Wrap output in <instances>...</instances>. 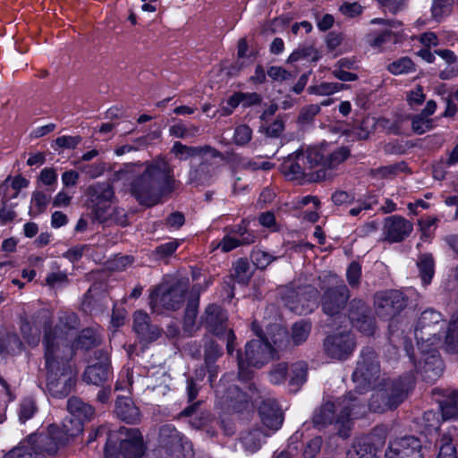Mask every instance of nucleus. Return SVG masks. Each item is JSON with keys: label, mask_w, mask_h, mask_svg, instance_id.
<instances>
[{"label": "nucleus", "mask_w": 458, "mask_h": 458, "mask_svg": "<svg viewBox=\"0 0 458 458\" xmlns=\"http://www.w3.org/2000/svg\"><path fill=\"white\" fill-rule=\"evenodd\" d=\"M318 292L311 286L300 288L296 300L287 301V305L293 312L299 315L310 313L318 307Z\"/></svg>", "instance_id": "a211bd4d"}, {"label": "nucleus", "mask_w": 458, "mask_h": 458, "mask_svg": "<svg viewBox=\"0 0 458 458\" xmlns=\"http://www.w3.org/2000/svg\"><path fill=\"white\" fill-rule=\"evenodd\" d=\"M172 169L164 158H157L146 165L141 174L132 182L131 193L146 206L157 204L161 196L171 191Z\"/></svg>", "instance_id": "7ed1b4c3"}, {"label": "nucleus", "mask_w": 458, "mask_h": 458, "mask_svg": "<svg viewBox=\"0 0 458 458\" xmlns=\"http://www.w3.org/2000/svg\"><path fill=\"white\" fill-rule=\"evenodd\" d=\"M216 174V167L210 164L201 163L198 168L191 171L190 180L199 184L209 183Z\"/></svg>", "instance_id": "2f4dec72"}, {"label": "nucleus", "mask_w": 458, "mask_h": 458, "mask_svg": "<svg viewBox=\"0 0 458 458\" xmlns=\"http://www.w3.org/2000/svg\"><path fill=\"white\" fill-rule=\"evenodd\" d=\"M437 347H428L425 352L420 350L422 360L420 361L417 369L422 378L428 382L436 381L443 372V361L439 357Z\"/></svg>", "instance_id": "dca6fc26"}, {"label": "nucleus", "mask_w": 458, "mask_h": 458, "mask_svg": "<svg viewBox=\"0 0 458 458\" xmlns=\"http://www.w3.org/2000/svg\"><path fill=\"white\" fill-rule=\"evenodd\" d=\"M441 442L437 458H455V448L451 444V439L445 436Z\"/></svg>", "instance_id": "13d9d810"}, {"label": "nucleus", "mask_w": 458, "mask_h": 458, "mask_svg": "<svg viewBox=\"0 0 458 458\" xmlns=\"http://www.w3.org/2000/svg\"><path fill=\"white\" fill-rule=\"evenodd\" d=\"M236 234L239 235V238L230 235L225 236L213 249L220 248L222 251L227 252L241 244L252 243L256 238L253 233L247 231L246 225H244L243 227H239L238 231H236Z\"/></svg>", "instance_id": "b1692460"}, {"label": "nucleus", "mask_w": 458, "mask_h": 458, "mask_svg": "<svg viewBox=\"0 0 458 458\" xmlns=\"http://www.w3.org/2000/svg\"><path fill=\"white\" fill-rule=\"evenodd\" d=\"M445 328L442 315L433 310L423 311L414 329V335L420 350L427 351L428 347L439 346L440 334Z\"/></svg>", "instance_id": "6e6552de"}, {"label": "nucleus", "mask_w": 458, "mask_h": 458, "mask_svg": "<svg viewBox=\"0 0 458 458\" xmlns=\"http://www.w3.org/2000/svg\"><path fill=\"white\" fill-rule=\"evenodd\" d=\"M378 372V366L377 364H370V367L369 368L365 361L359 362L358 368L353 372V379L356 381L360 377H363L365 380L370 381V376L377 374Z\"/></svg>", "instance_id": "c03bdc74"}, {"label": "nucleus", "mask_w": 458, "mask_h": 458, "mask_svg": "<svg viewBox=\"0 0 458 458\" xmlns=\"http://www.w3.org/2000/svg\"><path fill=\"white\" fill-rule=\"evenodd\" d=\"M115 412L121 420L127 423H135L140 420L139 409L129 397L117 398Z\"/></svg>", "instance_id": "bb28decb"}, {"label": "nucleus", "mask_w": 458, "mask_h": 458, "mask_svg": "<svg viewBox=\"0 0 458 458\" xmlns=\"http://www.w3.org/2000/svg\"><path fill=\"white\" fill-rule=\"evenodd\" d=\"M77 316L72 312H62L59 324L54 328L45 326V369L48 392L56 397L66 396L75 384V370L68 363L73 349H89L100 342L98 333L94 329L83 330L70 347L64 343L73 335Z\"/></svg>", "instance_id": "f257e3e1"}, {"label": "nucleus", "mask_w": 458, "mask_h": 458, "mask_svg": "<svg viewBox=\"0 0 458 458\" xmlns=\"http://www.w3.org/2000/svg\"><path fill=\"white\" fill-rule=\"evenodd\" d=\"M36 411L35 403L32 399H25L20 408L19 419L21 422H25L30 419Z\"/></svg>", "instance_id": "5fc2aeb1"}, {"label": "nucleus", "mask_w": 458, "mask_h": 458, "mask_svg": "<svg viewBox=\"0 0 458 458\" xmlns=\"http://www.w3.org/2000/svg\"><path fill=\"white\" fill-rule=\"evenodd\" d=\"M417 267L423 285L431 283L435 274V261L429 253L420 254L417 260Z\"/></svg>", "instance_id": "c756f323"}, {"label": "nucleus", "mask_w": 458, "mask_h": 458, "mask_svg": "<svg viewBox=\"0 0 458 458\" xmlns=\"http://www.w3.org/2000/svg\"><path fill=\"white\" fill-rule=\"evenodd\" d=\"M95 195L94 211L100 220L108 218L113 211V189L107 184H97L92 188Z\"/></svg>", "instance_id": "6ab92c4d"}, {"label": "nucleus", "mask_w": 458, "mask_h": 458, "mask_svg": "<svg viewBox=\"0 0 458 458\" xmlns=\"http://www.w3.org/2000/svg\"><path fill=\"white\" fill-rule=\"evenodd\" d=\"M356 409L360 410L361 407L351 396L345 397L343 401L337 402V403L328 402L315 412L313 422L318 426L332 423L335 411L340 410V414L335 423L340 425L338 428L339 435L342 437H347L351 428V419H354L360 414L358 411H354Z\"/></svg>", "instance_id": "39448f33"}, {"label": "nucleus", "mask_w": 458, "mask_h": 458, "mask_svg": "<svg viewBox=\"0 0 458 458\" xmlns=\"http://www.w3.org/2000/svg\"><path fill=\"white\" fill-rule=\"evenodd\" d=\"M412 230V225L400 216H390L386 219L383 233L386 241L397 242L403 240Z\"/></svg>", "instance_id": "412c9836"}, {"label": "nucleus", "mask_w": 458, "mask_h": 458, "mask_svg": "<svg viewBox=\"0 0 458 458\" xmlns=\"http://www.w3.org/2000/svg\"><path fill=\"white\" fill-rule=\"evenodd\" d=\"M366 305L359 301L351 304L349 319L353 327L365 335H371L374 332L375 325L373 319L367 315Z\"/></svg>", "instance_id": "4be33fe9"}, {"label": "nucleus", "mask_w": 458, "mask_h": 458, "mask_svg": "<svg viewBox=\"0 0 458 458\" xmlns=\"http://www.w3.org/2000/svg\"><path fill=\"white\" fill-rule=\"evenodd\" d=\"M227 317L222 309L217 305H209L205 312V323L209 330L217 336L225 335L226 340V347L229 354L233 352V343L234 341V334L232 330H226L224 326Z\"/></svg>", "instance_id": "ddd939ff"}, {"label": "nucleus", "mask_w": 458, "mask_h": 458, "mask_svg": "<svg viewBox=\"0 0 458 458\" xmlns=\"http://www.w3.org/2000/svg\"><path fill=\"white\" fill-rule=\"evenodd\" d=\"M347 458H376V453L369 443L357 442L348 451Z\"/></svg>", "instance_id": "72a5a7b5"}, {"label": "nucleus", "mask_w": 458, "mask_h": 458, "mask_svg": "<svg viewBox=\"0 0 458 458\" xmlns=\"http://www.w3.org/2000/svg\"><path fill=\"white\" fill-rule=\"evenodd\" d=\"M186 284L178 283L173 287L167 284L159 285L150 294V307L154 312H160L161 308L166 310H177L184 301Z\"/></svg>", "instance_id": "9d476101"}, {"label": "nucleus", "mask_w": 458, "mask_h": 458, "mask_svg": "<svg viewBox=\"0 0 458 458\" xmlns=\"http://www.w3.org/2000/svg\"><path fill=\"white\" fill-rule=\"evenodd\" d=\"M327 283L330 285L322 298L323 310L328 316L337 315L346 303L349 293L348 289L343 284H338V279L334 275H328Z\"/></svg>", "instance_id": "9b49d317"}, {"label": "nucleus", "mask_w": 458, "mask_h": 458, "mask_svg": "<svg viewBox=\"0 0 458 458\" xmlns=\"http://www.w3.org/2000/svg\"><path fill=\"white\" fill-rule=\"evenodd\" d=\"M346 89V86L337 82H321L317 85L309 87L308 91L310 94L318 96H330Z\"/></svg>", "instance_id": "473e14b6"}, {"label": "nucleus", "mask_w": 458, "mask_h": 458, "mask_svg": "<svg viewBox=\"0 0 458 458\" xmlns=\"http://www.w3.org/2000/svg\"><path fill=\"white\" fill-rule=\"evenodd\" d=\"M441 411L445 420L458 417V392L452 393L445 403L441 404Z\"/></svg>", "instance_id": "4c0bfd02"}, {"label": "nucleus", "mask_w": 458, "mask_h": 458, "mask_svg": "<svg viewBox=\"0 0 458 458\" xmlns=\"http://www.w3.org/2000/svg\"><path fill=\"white\" fill-rule=\"evenodd\" d=\"M306 364L304 362H297L291 366L289 370L290 385L298 387L306 378Z\"/></svg>", "instance_id": "ea45409f"}, {"label": "nucleus", "mask_w": 458, "mask_h": 458, "mask_svg": "<svg viewBox=\"0 0 458 458\" xmlns=\"http://www.w3.org/2000/svg\"><path fill=\"white\" fill-rule=\"evenodd\" d=\"M388 71L394 75H401L414 71V64L408 57H402L388 64Z\"/></svg>", "instance_id": "e433bc0d"}, {"label": "nucleus", "mask_w": 458, "mask_h": 458, "mask_svg": "<svg viewBox=\"0 0 458 458\" xmlns=\"http://www.w3.org/2000/svg\"><path fill=\"white\" fill-rule=\"evenodd\" d=\"M453 0H433L431 6L432 17L440 21L444 17L449 15L452 11Z\"/></svg>", "instance_id": "f704fd0d"}, {"label": "nucleus", "mask_w": 458, "mask_h": 458, "mask_svg": "<svg viewBox=\"0 0 458 458\" xmlns=\"http://www.w3.org/2000/svg\"><path fill=\"white\" fill-rule=\"evenodd\" d=\"M55 427L48 428L47 435L32 434L6 453L3 458H45L38 451L55 454L62 445L55 437Z\"/></svg>", "instance_id": "423d86ee"}, {"label": "nucleus", "mask_w": 458, "mask_h": 458, "mask_svg": "<svg viewBox=\"0 0 458 458\" xmlns=\"http://www.w3.org/2000/svg\"><path fill=\"white\" fill-rule=\"evenodd\" d=\"M198 300L191 301L186 309L185 318L183 321V328L186 334L191 335L195 329V318L197 314Z\"/></svg>", "instance_id": "a19ab883"}, {"label": "nucleus", "mask_w": 458, "mask_h": 458, "mask_svg": "<svg viewBox=\"0 0 458 458\" xmlns=\"http://www.w3.org/2000/svg\"><path fill=\"white\" fill-rule=\"evenodd\" d=\"M269 436V432H264L259 428H252L243 432L240 441L246 453L253 454L261 447L265 438Z\"/></svg>", "instance_id": "393cba45"}, {"label": "nucleus", "mask_w": 458, "mask_h": 458, "mask_svg": "<svg viewBox=\"0 0 458 458\" xmlns=\"http://www.w3.org/2000/svg\"><path fill=\"white\" fill-rule=\"evenodd\" d=\"M405 305L403 294L399 291L378 293L375 298L376 311L385 318L395 316Z\"/></svg>", "instance_id": "2eb2a0df"}, {"label": "nucleus", "mask_w": 458, "mask_h": 458, "mask_svg": "<svg viewBox=\"0 0 458 458\" xmlns=\"http://www.w3.org/2000/svg\"><path fill=\"white\" fill-rule=\"evenodd\" d=\"M250 258L253 264L260 269L266 268L275 259L271 254L262 250H253Z\"/></svg>", "instance_id": "a18cd8bd"}, {"label": "nucleus", "mask_w": 458, "mask_h": 458, "mask_svg": "<svg viewBox=\"0 0 458 458\" xmlns=\"http://www.w3.org/2000/svg\"><path fill=\"white\" fill-rule=\"evenodd\" d=\"M67 409L70 418L64 420L62 429L53 425L55 427V438L62 445H65L70 438L80 435L83 430V421L89 420L94 413L90 405L84 403L76 397H72L68 400Z\"/></svg>", "instance_id": "0eeeda50"}, {"label": "nucleus", "mask_w": 458, "mask_h": 458, "mask_svg": "<svg viewBox=\"0 0 458 458\" xmlns=\"http://www.w3.org/2000/svg\"><path fill=\"white\" fill-rule=\"evenodd\" d=\"M361 274V267L357 262H352L347 268L346 276L350 285L358 284Z\"/></svg>", "instance_id": "bf43d9fd"}, {"label": "nucleus", "mask_w": 458, "mask_h": 458, "mask_svg": "<svg viewBox=\"0 0 458 458\" xmlns=\"http://www.w3.org/2000/svg\"><path fill=\"white\" fill-rule=\"evenodd\" d=\"M39 181L44 185H53L56 183L57 174L53 168H44L40 173Z\"/></svg>", "instance_id": "e2e57ef3"}, {"label": "nucleus", "mask_w": 458, "mask_h": 458, "mask_svg": "<svg viewBox=\"0 0 458 458\" xmlns=\"http://www.w3.org/2000/svg\"><path fill=\"white\" fill-rule=\"evenodd\" d=\"M267 75L276 81H284L292 78V74L280 66H271L267 70Z\"/></svg>", "instance_id": "4d7b16f0"}, {"label": "nucleus", "mask_w": 458, "mask_h": 458, "mask_svg": "<svg viewBox=\"0 0 458 458\" xmlns=\"http://www.w3.org/2000/svg\"><path fill=\"white\" fill-rule=\"evenodd\" d=\"M426 98L421 87L418 86L416 89H411L406 94V100L411 107H416L421 105Z\"/></svg>", "instance_id": "3c124183"}, {"label": "nucleus", "mask_w": 458, "mask_h": 458, "mask_svg": "<svg viewBox=\"0 0 458 458\" xmlns=\"http://www.w3.org/2000/svg\"><path fill=\"white\" fill-rule=\"evenodd\" d=\"M234 276L239 283L242 284L246 283L250 279V275L249 273V265L247 261L241 259L236 262L234 266Z\"/></svg>", "instance_id": "864d4df0"}, {"label": "nucleus", "mask_w": 458, "mask_h": 458, "mask_svg": "<svg viewBox=\"0 0 458 458\" xmlns=\"http://www.w3.org/2000/svg\"><path fill=\"white\" fill-rule=\"evenodd\" d=\"M339 10L344 16L352 18L360 14L362 7L358 3H344Z\"/></svg>", "instance_id": "680f3d73"}, {"label": "nucleus", "mask_w": 458, "mask_h": 458, "mask_svg": "<svg viewBox=\"0 0 458 458\" xmlns=\"http://www.w3.org/2000/svg\"><path fill=\"white\" fill-rule=\"evenodd\" d=\"M95 353L96 359L98 361L88 366L84 372L83 379L89 384L99 385L107 379L109 356L107 352L102 350Z\"/></svg>", "instance_id": "aec40b11"}, {"label": "nucleus", "mask_w": 458, "mask_h": 458, "mask_svg": "<svg viewBox=\"0 0 458 458\" xmlns=\"http://www.w3.org/2000/svg\"><path fill=\"white\" fill-rule=\"evenodd\" d=\"M391 36H392V32L390 30H386L385 31H383L379 35H377V36L376 35H369L368 37V42L372 47H379L385 42H386L387 40H390Z\"/></svg>", "instance_id": "0e129e2a"}, {"label": "nucleus", "mask_w": 458, "mask_h": 458, "mask_svg": "<svg viewBox=\"0 0 458 458\" xmlns=\"http://www.w3.org/2000/svg\"><path fill=\"white\" fill-rule=\"evenodd\" d=\"M121 450L124 458H140L144 454L142 437L136 428H121Z\"/></svg>", "instance_id": "f3484780"}, {"label": "nucleus", "mask_w": 458, "mask_h": 458, "mask_svg": "<svg viewBox=\"0 0 458 458\" xmlns=\"http://www.w3.org/2000/svg\"><path fill=\"white\" fill-rule=\"evenodd\" d=\"M322 150L321 148L310 147L305 153H299L294 157H289L282 165L283 173L290 180L300 178L308 170H311L318 165L324 156Z\"/></svg>", "instance_id": "1a4fd4ad"}, {"label": "nucleus", "mask_w": 458, "mask_h": 458, "mask_svg": "<svg viewBox=\"0 0 458 458\" xmlns=\"http://www.w3.org/2000/svg\"><path fill=\"white\" fill-rule=\"evenodd\" d=\"M252 330L259 339L252 340L246 344L244 357L238 355L239 377L242 381L250 378V367L259 368L275 357V350L269 340L261 335V331L256 323L252 324Z\"/></svg>", "instance_id": "20e7f679"}, {"label": "nucleus", "mask_w": 458, "mask_h": 458, "mask_svg": "<svg viewBox=\"0 0 458 458\" xmlns=\"http://www.w3.org/2000/svg\"><path fill=\"white\" fill-rule=\"evenodd\" d=\"M354 348V337L347 332L332 334L324 341L326 353L330 358L339 360L349 358Z\"/></svg>", "instance_id": "f8f14e48"}, {"label": "nucleus", "mask_w": 458, "mask_h": 458, "mask_svg": "<svg viewBox=\"0 0 458 458\" xmlns=\"http://www.w3.org/2000/svg\"><path fill=\"white\" fill-rule=\"evenodd\" d=\"M440 344L449 353L458 352V314L452 316L445 332V340Z\"/></svg>", "instance_id": "c85d7f7f"}, {"label": "nucleus", "mask_w": 458, "mask_h": 458, "mask_svg": "<svg viewBox=\"0 0 458 458\" xmlns=\"http://www.w3.org/2000/svg\"><path fill=\"white\" fill-rule=\"evenodd\" d=\"M377 122L374 117H366L362 120L357 135L360 139H367L369 134L375 130Z\"/></svg>", "instance_id": "603ef678"}, {"label": "nucleus", "mask_w": 458, "mask_h": 458, "mask_svg": "<svg viewBox=\"0 0 458 458\" xmlns=\"http://www.w3.org/2000/svg\"><path fill=\"white\" fill-rule=\"evenodd\" d=\"M311 326L309 322L300 321L295 323L292 328V340L293 344H300L304 342L310 333Z\"/></svg>", "instance_id": "58836bf2"}, {"label": "nucleus", "mask_w": 458, "mask_h": 458, "mask_svg": "<svg viewBox=\"0 0 458 458\" xmlns=\"http://www.w3.org/2000/svg\"><path fill=\"white\" fill-rule=\"evenodd\" d=\"M437 218L435 216H428L419 221V225L421 231V237L429 239L433 235L437 228Z\"/></svg>", "instance_id": "de8ad7c7"}, {"label": "nucleus", "mask_w": 458, "mask_h": 458, "mask_svg": "<svg viewBox=\"0 0 458 458\" xmlns=\"http://www.w3.org/2000/svg\"><path fill=\"white\" fill-rule=\"evenodd\" d=\"M411 127L413 131L418 134L425 133L435 127V119L420 113L412 118Z\"/></svg>", "instance_id": "c9c22d12"}, {"label": "nucleus", "mask_w": 458, "mask_h": 458, "mask_svg": "<svg viewBox=\"0 0 458 458\" xmlns=\"http://www.w3.org/2000/svg\"><path fill=\"white\" fill-rule=\"evenodd\" d=\"M322 440L320 437L311 439L306 445L304 455L306 458H312L320 449Z\"/></svg>", "instance_id": "338daca9"}, {"label": "nucleus", "mask_w": 458, "mask_h": 458, "mask_svg": "<svg viewBox=\"0 0 458 458\" xmlns=\"http://www.w3.org/2000/svg\"><path fill=\"white\" fill-rule=\"evenodd\" d=\"M423 427L426 434L436 432L440 427L438 412L428 411L423 415Z\"/></svg>", "instance_id": "79ce46f5"}, {"label": "nucleus", "mask_w": 458, "mask_h": 458, "mask_svg": "<svg viewBox=\"0 0 458 458\" xmlns=\"http://www.w3.org/2000/svg\"><path fill=\"white\" fill-rule=\"evenodd\" d=\"M172 151L174 153V155L178 158H180L182 160H186V159H188L190 157H199L202 154L206 155L208 153L210 156H212V157L216 156V152L213 149L209 148H190V147L184 146V145H182L180 142H175L174 143Z\"/></svg>", "instance_id": "7c9ffc66"}, {"label": "nucleus", "mask_w": 458, "mask_h": 458, "mask_svg": "<svg viewBox=\"0 0 458 458\" xmlns=\"http://www.w3.org/2000/svg\"><path fill=\"white\" fill-rule=\"evenodd\" d=\"M242 103L239 93L233 94L225 102L221 104L218 113L221 116L231 114L233 110Z\"/></svg>", "instance_id": "8fccbe9b"}, {"label": "nucleus", "mask_w": 458, "mask_h": 458, "mask_svg": "<svg viewBox=\"0 0 458 458\" xmlns=\"http://www.w3.org/2000/svg\"><path fill=\"white\" fill-rule=\"evenodd\" d=\"M252 136L251 129L247 125H239L235 128L233 141L235 144L242 146L247 144Z\"/></svg>", "instance_id": "09e8293b"}, {"label": "nucleus", "mask_w": 458, "mask_h": 458, "mask_svg": "<svg viewBox=\"0 0 458 458\" xmlns=\"http://www.w3.org/2000/svg\"><path fill=\"white\" fill-rule=\"evenodd\" d=\"M66 282L67 276L62 271L52 272L46 278V284L52 288L60 287L65 284Z\"/></svg>", "instance_id": "6e6d98bb"}, {"label": "nucleus", "mask_w": 458, "mask_h": 458, "mask_svg": "<svg viewBox=\"0 0 458 458\" xmlns=\"http://www.w3.org/2000/svg\"><path fill=\"white\" fill-rule=\"evenodd\" d=\"M409 387L395 388L391 396L386 397L382 393L373 395L369 409L376 412H382L387 409H393L401 403L406 396Z\"/></svg>", "instance_id": "5701e85b"}, {"label": "nucleus", "mask_w": 458, "mask_h": 458, "mask_svg": "<svg viewBox=\"0 0 458 458\" xmlns=\"http://www.w3.org/2000/svg\"><path fill=\"white\" fill-rule=\"evenodd\" d=\"M47 195L42 192H35L31 199L30 213L34 216L40 214L47 208Z\"/></svg>", "instance_id": "49530a36"}, {"label": "nucleus", "mask_w": 458, "mask_h": 458, "mask_svg": "<svg viewBox=\"0 0 458 458\" xmlns=\"http://www.w3.org/2000/svg\"><path fill=\"white\" fill-rule=\"evenodd\" d=\"M80 142V138L72 136H61L55 140V144L59 148H74Z\"/></svg>", "instance_id": "69168bd1"}, {"label": "nucleus", "mask_w": 458, "mask_h": 458, "mask_svg": "<svg viewBox=\"0 0 458 458\" xmlns=\"http://www.w3.org/2000/svg\"><path fill=\"white\" fill-rule=\"evenodd\" d=\"M133 328L138 335L144 337L147 336V333L149 329L148 316L147 313L141 310L134 313Z\"/></svg>", "instance_id": "37998d69"}, {"label": "nucleus", "mask_w": 458, "mask_h": 458, "mask_svg": "<svg viewBox=\"0 0 458 458\" xmlns=\"http://www.w3.org/2000/svg\"><path fill=\"white\" fill-rule=\"evenodd\" d=\"M420 441L414 437L395 438L389 443L385 458H422Z\"/></svg>", "instance_id": "4468645a"}, {"label": "nucleus", "mask_w": 458, "mask_h": 458, "mask_svg": "<svg viewBox=\"0 0 458 458\" xmlns=\"http://www.w3.org/2000/svg\"><path fill=\"white\" fill-rule=\"evenodd\" d=\"M314 148L323 149V159L318 164V165H321L323 168L334 169L344 162L349 156V150L344 147L338 148L334 151L328 149L327 145L315 146Z\"/></svg>", "instance_id": "a878e982"}, {"label": "nucleus", "mask_w": 458, "mask_h": 458, "mask_svg": "<svg viewBox=\"0 0 458 458\" xmlns=\"http://www.w3.org/2000/svg\"><path fill=\"white\" fill-rule=\"evenodd\" d=\"M179 246V242L177 241H170L164 244L159 245L157 248V253L160 257H165L173 254Z\"/></svg>", "instance_id": "774afa93"}, {"label": "nucleus", "mask_w": 458, "mask_h": 458, "mask_svg": "<svg viewBox=\"0 0 458 458\" xmlns=\"http://www.w3.org/2000/svg\"><path fill=\"white\" fill-rule=\"evenodd\" d=\"M248 393L242 392L239 387L229 388L225 396L221 397V406L227 411L236 413H247L252 411L254 404L259 403V414L263 426L264 432L270 435L279 429L283 423V416L276 402L259 391L253 384L245 386Z\"/></svg>", "instance_id": "f03ea898"}, {"label": "nucleus", "mask_w": 458, "mask_h": 458, "mask_svg": "<svg viewBox=\"0 0 458 458\" xmlns=\"http://www.w3.org/2000/svg\"><path fill=\"white\" fill-rule=\"evenodd\" d=\"M287 372L288 369L285 364L276 365L270 372V381L274 384H279L284 382Z\"/></svg>", "instance_id": "052dcab7"}, {"label": "nucleus", "mask_w": 458, "mask_h": 458, "mask_svg": "<svg viewBox=\"0 0 458 458\" xmlns=\"http://www.w3.org/2000/svg\"><path fill=\"white\" fill-rule=\"evenodd\" d=\"M161 437L165 438V437H169L167 442L163 440L165 445L174 448L177 445L182 446L184 456H191L192 454V445L187 439L183 438L181 434L174 429V428H164L161 430Z\"/></svg>", "instance_id": "cd10ccee"}]
</instances>
